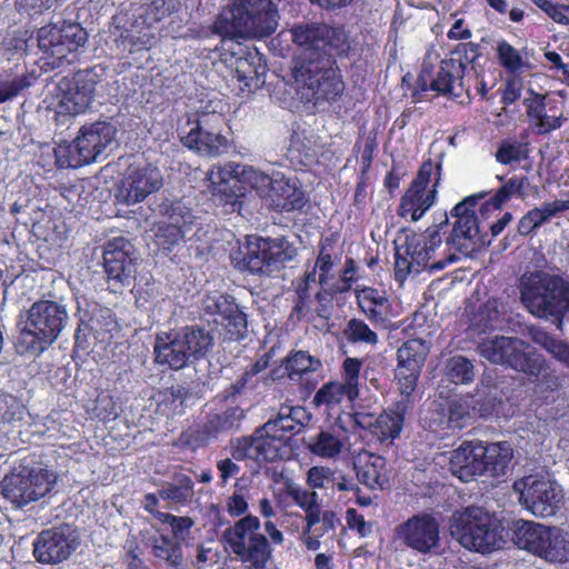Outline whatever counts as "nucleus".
I'll return each instance as SVG.
<instances>
[{
	"mask_svg": "<svg viewBox=\"0 0 569 569\" xmlns=\"http://www.w3.org/2000/svg\"><path fill=\"white\" fill-rule=\"evenodd\" d=\"M116 133V127L107 121L86 124L71 143L59 146L56 150L57 161L61 167L68 168L89 164L114 141Z\"/></svg>",
	"mask_w": 569,
	"mask_h": 569,
	"instance_id": "10",
	"label": "nucleus"
},
{
	"mask_svg": "<svg viewBox=\"0 0 569 569\" xmlns=\"http://www.w3.org/2000/svg\"><path fill=\"white\" fill-rule=\"evenodd\" d=\"M279 13L272 0H233L211 27L222 39L263 38L278 27Z\"/></svg>",
	"mask_w": 569,
	"mask_h": 569,
	"instance_id": "2",
	"label": "nucleus"
},
{
	"mask_svg": "<svg viewBox=\"0 0 569 569\" xmlns=\"http://www.w3.org/2000/svg\"><path fill=\"white\" fill-rule=\"evenodd\" d=\"M87 41V31L77 22L63 21L43 26L38 30L39 49L58 61L84 47Z\"/></svg>",
	"mask_w": 569,
	"mask_h": 569,
	"instance_id": "18",
	"label": "nucleus"
},
{
	"mask_svg": "<svg viewBox=\"0 0 569 569\" xmlns=\"http://www.w3.org/2000/svg\"><path fill=\"white\" fill-rule=\"evenodd\" d=\"M333 59L321 56L318 60L297 59L293 78L306 101L318 104L320 101H333L345 90V83Z\"/></svg>",
	"mask_w": 569,
	"mask_h": 569,
	"instance_id": "5",
	"label": "nucleus"
},
{
	"mask_svg": "<svg viewBox=\"0 0 569 569\" xmlns=\"http://www.w3.org/2000/svg\"><path fill=\"white\" fill-rule=\"evenodd\" d=\"M347 396L349 399V391L342 382L331 381L323 385L313 397V405L317 407L320 406H335L340 403L343 397Z\"/></svg>",
	"mask_w": 569,
	"mask_h": 569,
	"instance_id": "55",
	"label": "nucleus"
},
{
	"mask_svg": "<svg viewBox=\"0 0 569 569\" xmlns=\"http://www.w3.org/2000/svg\"><path fill=\"white\" fill-rule=\"evenodd\" d=\"M239 305L231 295L227 293H211L203 297L201 300L202 310L211 316H220L221 320L224 319L233 309Z\"/></svg>",
	"mask_w": 569,
	"mask_h": 569,
	"instance_id": "51",
	"label": "nucleus"
},
{
	"mask_svg": "<svg viewBox=\"0 0 569 569\" xmlns=\"http://www.w3.org/2000/svg\"><path fill=\"white\" fill-rule=\"evenodd\" d=\"M273 428V425H263L256 429L250 437L239 439L232 449V457L236 460L252 459L257 461L278 459L286 441L274 432Z\"/></svg>",
	"mask_w": 569,
	"mask_h": 569,
	"instance_id": "23",
	"label": "nucleus"
},
{
	"mask_svg": "<svg viewBox=\"0 0 569 569\" xmlns=\"http://www.w3.org/2000/svg\"><path fill=\"white\" fill-rule=\"evenodd\" d=\"M260 526L259 518L248 515L224 532L232 552L249 569H264L272 557L269 540L259 532Z\"/></svg>",
	"mask_w": 569,
	"mask_h": 569,
	"instance_id": "11",
	"label": "nucleus"
},
{
	"mask_svg": "<svg viewBox=\"0 0 569 569\" xmlns=\"http://www.w3.org/2000/svg\"><path fill=\"white\" fill-rule=\"evenodd\" d=\"M538 194V187L533 186L527 177H512L500 187L492 198L493 204L499 208L511 197L526 199L529 196Z\"/></svg>",
	"mask_w": 569,
	"mask_h": 569,
	"instance_id": "45",
	"label": "nucleus"
},
{
	"mask_svg": "<svg viewBox=\"0 0 569 569\" xmlns=\"http://www.w3.org/2000/svg\"><path fill=\"white\" fill-rule=\"evenodd\" d=\"M463 67L460 59L442 60L436 78H431V71L423 63L419 76V83L422 90H427V82L430 80V89L443 96L460 97L465 90Z\"/></svg>",
	"mask_w": 569,
	"mask_h": 569,
	"instance_id": "28",
	"label": "nucleus"
},
{
	"mask_svg": "<svg viewBox=\"0 0 569 569\" xmlns=\"http://www.w3.org/2000/svg\"><path fill=\"white\" fill-rule=\"evenodd\" d=\"M287 495L303 511L316 508V506L320 503L319 496L316 491L305 489L295 483L287 486Z\"/></svg>",
	"mask_w": 569,
	"mask_h": 569,
	"instance_id": "61",
	"label": "nucleus"
},
{
	"mask_svg": "<svg viewBox=\"0 0 569 569\" xmlns=\"http://www.w3.org/2000/svg\"><path fill=\"white\" fill-rule=\"evenodd\" d=\"M309 420L310 415L303 407L281 406L276 418L269 419L264 425H273L274 432L287 442L290 436L299 433Z\"/></svg>",
	"mask_w": 569,
	"mask_h": 569,
	"instance_id": "36",
	"label": "nucleus"
},
{
	"mask_svg": "<svg viewBox=\"0 0 569 569\" xmlns=\"http://www.w3.org/2000/svg\"><path fill=\"white\" fill-rule=\"evenodd\" d=\"M153 351L157 363L166 365L173 370L182 369L192 362L176 332L158 335Z\"/></svg>",
	"mask_w": 569,
	"mask_h": 569,
	"instance_id": "34",
	"label": "nucleus"
},
{
	"mask_svg": "<svg viewBox=\"0 0 569 569\" xmlns=\"http://www.w3.org/2000/svg\"><path fill=\"white\" fill-rule=\"evenodd\" d=\"M79 546V537L70 526L43 530L33 543V553L41 563L54 565L67 560Z\"/></svg>",
	"mask_w": 569,
	"mask_h": 569,
	"instance_id": "21",
	"label": "nucleus"
},
{
	"mask_svg": "<svg viewBox=\"0 0 569 569\" xmlns=\"http://www.w3.org/2000/svg\"><path fill=\"white\" fill-rule=\"evenodd\" d=\"M297 254L296 247L284 237L249 240L243 268L254 274H270Z\"/></svg>",
	"mask_w": 569,
	"mask_h": 569,
	"instance_id": "15",
	"label": "nucleus"
},
{
	"mask_svg": "<svg viewBox=\"0 0 569 569\" xmlns=\"http://www.w3.org/2000/svg\"><path fill=\"white\" fill-rule=\"evenodd\" d=\"M358 305L360 309L367 315V317L376 323H383L386 321L388 301H376L368 300L366 296H357Z\"/></svg>",
	"mask_w": 569,
	"mask_h": 569,
	"instance_id": "62",
	"label": "nucleus"
},
{
	"mask_svg": "<svg viewBox=\"0 0 569 569\" xmlns=\"http://www.w3.org/2000/svg\"><path fill=\"white\" fill-rule=\"evenodd\" d=\"M319 527L313 528V533L319 537L329 536L330 538L336 536V530L341 526V521L333 510H325L321 515V522Z\"/></svg>",
	"mask_w": 569,
	"mask_h": 569,
	"instance_id": "63",
	"label": "nucleus"
},
{
	"mask_svg": "<svg viewBox=\"0 0 569 569\" xmlns=\"http://www.w3.org/2000/svg\"><path fill=\"white\" fill-rule=\"evenodd\" d=\"M266 198L279 212L300 210L306 203L303 191L281 172H273V182Z\"/></svg>",
	"mask_w": 569,
	"mask_h": 569,
	"instance_id": "31",
	"label": "nucleus"
},
{
	"mask_svg": "<svg viewBox=\"0 0 569 569\" xmlns=\"http://www.w3.org/2000/svg\"><path fill=\"white\" fill-rule=\"evenodd\" d=\"M136 249L129 240L118 237L107 242L103 268L110 291L121 292L131 284L136 274Z\"/></svg>",
	"mask_w": 569,
	"mask_h": 569,
	"instance_id": "17",
	"label": "nucleus"
},
{
	"mask_svg": "<svg viewBox=\"0 0 569 569\" xmlns=\"http://www.w3.org/2000/svg\"><path fill=\"white\" fill-rule=\"evenodd\" d=\"M292 284L295 286L292 315L300 319L311 311V287L296 280L292 281Z\"/></svg>",
	"mask_w": 569,
	"mask_h": 569,
	"instance_id": "59",
	"label": "nucleus"
},
{
	"mask_svg": "<svg viewBox=\"0 0 569 569\" xmlns=\"http://www.w3.org/2000/svg\"><path fill=\"white\" fill-rule=\"evenodd\" d=\"M223 118L221 113H202L193 121H188L189 130L181 128L183 146L201 156L218 157L228 150V139L221 134Z\"/></svg>",
	"mask_w": 569,
	"mask_h": 569,
	"instance_id": "14",
	"label": "nucleus"
},
{
	"mask_svg": "<svg viewBox=\"0 0 569 569\" xmlns=\"http://www.w3.org/2000/svg\"><path fill=\"white\" fill-rule=\"evenodd\" d=\"M176 10L173 0H147L140 8L134 20V28L142 26L140 31H127L126 40L131 44L130 51L149 49L156 42L151 27Z\"/></svg>",
	"mask_w": 569,
	"mask_h": 569,
	"instance_id": "25",
	"label": "nucleus"
},
{
	"mask_svg": "<svg viewBox=\"0 0 569 569\" xmlns=\"http://www.w3.org/2000/svg\"><path fill=\"white\" fill-rule=\"evenodd\" d=\"M450 535L462 547L480 553L502 548L505 540L491 517L480 507L456 511L450 519Z\"/></svg>",
	"mask_w": 569,
	"mask_h": 569,
	"instance_id": "6",
	"label": "nucleus"
},
{
	"mask_svg": "<svg viewBox=\"0 0 569 569\" xmlns=\"http://www.w3.org/2000/svg\"><path fill=\"white\" fill-rule=\"evenodd\" d=\"M480 458L482 475L491 477L503 476L507 472L509 463L513 458V449L508 441L491 442L483 445L480 442Z\"/></svg>",
	"mask_w": 569,
	"mask_h": 569,
	"instance_id": "35",
	"label": "nucleus"
},
{
	"mask_svg": "<svg viewBox=\"0 0 569 569\" xmlns=\"http://www.w3.org/2000/svg\"><path fill=\"white\" fill-rule=\"evenodd\" d=\"M229 340L239 341L248 335L247 315L238 306L220 321Z\"/></svg>",
	"mask_w": 569,
	"mask_h": 569,
	"instance_id": "53",
	"label": "nucleus"
},
{
	"mask_svg": "<svg viewBox=\"0 0 569 569\" xmlns=\"http://www.w3.org/2000/svg\"><path fill=\"white\" fill-rule=\"evenodd\" d=\"M289 32L292 42L302 50L298 59L347 56L352 49V41L342 27L310 21L296 23Z\"/></svg>",
	"mask_w": 569,
	"mask_h": 569,
	"instance_id": "7",
	"label": "nucleus"
},
{
	"mask_svg": "<svg viewBox=\"0 0 569 569\" xmlns=\"http://www.w3.org/2000/svg\"><path fill=\"white\" fill-rule=\"evenodd\" d=\"M445 375L456 385H469L476 377L475 365L463 356H453L446 362Z\"/></svg>",
	"mask_w": 569,
	"mask_h": 569,
	"instance_id": "46",
	"label": "nucleus"
},
{
	"mask_svg": "<svg viewBox=\"0 0 569 569\" xmlns=\"http://www.w3.org/2000/svg\"><path fill=\"white\" fill-rule=\"evenodd\" d=\"M469 403L462 399H451L448 401L446 412L448 426L452 429H461L470 419Z\"/></svg>",
	"mask_w": 569,
	"mask_h": 569,
	"instance_id": "56",
	"label": "nucleus"
},
{
	"mask_svg": "<svg viewBox=\"0 0 569 569\" xmlns=\"http://www.w3.org/2000/svg\"><path fill=\"white\" fill-rule=\"evenodd\" d=\"M409 407V400L403 399L380 413L373 422L363 413H356L355 421L362 428H372V432L381 442H392L401 433Z\"/></svg>",
	"mask_w": 569,
	"mask_h": 569,
	"instance_id": "27",
	"label": "nucleus"
},
{
	"mask_svg": "<svg viewBox=\"0 0 569 569\" xmlns=\"http://www.w3.org/2000/svg\"><path fill=\"white\" fill-rule=\"evenodd\" d=\"M428 353L429 346L422 339L408 340L398 349L396 377L402 395L409 397L415 390Z\"/></svg>",
	"mask_w": 569,
	"mask_h": 569,
	"instance_id": "26",
	"label": "nucleus"
},
{
	"mask_svg": "<svg viewBox=\"0 0 569 569\" xmlns=\"http://www.w3.org/2000/svg\"><path fill=\"white\" fill-rule=\"evenodd\" d=\"M548 529L549 527L545 525L518 519L512 522V540L520 549L527 550L536 556Z\"/></svg>",
	"mask_w": 569,
	"mask_h": 569,
	"instance_id": "38",
	"label": "nucleus"
},
{
	"mask_svg": "<svg viewBox=\"0 0 569 569\" xmlns=\"http://www.w3.org/2000/svg\"><path fill=\"white\" fill-rule=\"evenodd\" d=\"M68 322L69 313L63 303L36 301L21 322L16 341L17 352L31 357L41 355L59 338Z\"/></svg>",
	"mask_w": 569,
	"mask_h": 569,
	"instance_id": "3",
	"label": "nucleus"
},
{
	"mask_svg": "<svg viewBox=\"0 0 569 569\" xmlns=\"http://www.w3.org/2000/svg\"><path fill=\"white\" fill-rule=\"evenodd\" d=\"M162 186L163 178L157 167L130 166L117 187L116 199L121 204H136L160 190Z\"/></svg>",
	"mask_w": 569,
	"mask_h": 569,
	"instance_id": "20",
	"label": "nucleus"
},
{
	"mask_svg": "<svg viewBox=\"0 0 569 569\" xmlns=\"http://www.w3.org/2000/svg\"><path fill=\"white\" fill-rule=\"evenodd\" d=\"M232 172L239 181L249 184L262 197H267L273 182V173L269 176L253 167L237 166Z\"/></svg>",
	"mask_w": 569,
	"mask_h": 569,
	"instance_id": "47",
	"label": "nucleus"
},
{
	"mask_svg": "<svg viewBox=\"0 0 569 569\" xmlns=\"http://www.w3.org/2000/svg\"><path fill=\"white\" fill-rule=\"evenodd\" d=\"M440 169V164H433L430 160L422 163L417 178L412 181L410 188L401 198L398 211L401 217L411 214L412 221H418L433 204L436 190H427V187L433 173H436L437 180H439ZM437 182L438 181L435 182L433 188Z\"/></svg>",
	"mask_w": 569,
	"mask_h": 569,
	"instance_id": "22",
	"label": "nucleus"
},
{
	"mask_svg": "<svg viewBox=\"0 0 569 569\" xmlns=\"http://www.w3.org/2000/svg\"><path fill=\"white\" fill-rule=\"evenodd\" d=\"M321 368V361L307 351H297L287 358L286 370L291 380L300 379L303 375L316 372Z\"/></svg>",
	"mask_w": 569,
	"mask_h": 569,
	"instance_id": "48",
	"label": "nucleus"
},
{
	"mask_svg": "<svg viewBox=\"0 0 569 569\" xmlns=\"http://www.w3.org/2000/svg\"><path fill=\"white\" fill-rule=\"evenodd\" d=\"M519 502L533 516L548 518L559 510L563 493L561 486L547 472L522 477L513 482Z\"/></svg>",
	"mask_w": 569,
	"mask_h": 569,
	"instance_id": "12",
	"label": "nucleus"
},
{
	"mask_svg": "<svg viewBox=\"0 0 569 569\" xmlns=\"http://www.w3.org/2000/svg\"><path fill=\"white\" fill-rule=\"evenodd\" d=\"M529 346L517 337L491 336L477 345L479 356L492 365H500L538 377L543 369V358L536 351H527Z\"/></svg>",
	"mask_w": 569,
	"mask_h": 569,
	"instance_id": "8",
	"label": "nucleus"
},
{
	"mask_svg": "<svg viewBox=\"0 0 569 569\" xmlns=\"http://www.w3.org/2000/svg\"><path fill=\"white\" fill-rule=\"evenodd\" d=\"M520 301L533 317L551 321L559 331L569 317V282L547 271H526L518 283Z\"/></svg>",
	"mask_w": 569,
	"mask_h": 569,
	"instance_id": "1",
	"label": "nucleus"
},
{
	"mask_svg": "<svg viewBox=\"0 0 569 569\" xmlns=\"http://www.w3.org/2000/svg\"><path fill=\"white\" fill-rule=\"evenodd\" d=\"M361 361L356 358H347L343 362V386L349 391V400L359 396L358 382Z\"/></svg>",
	"mask_w": 569,
	"mask_h": 569,
	"instance_id": "58",
	"label": "nucleus"
},
{
	"mask_svg": "<svg viewBox=\"0 0 569 569\" xmlns=\"http://www.w3.org/2000/svg\"><path fill=\"white\" fill-rule=\"evenodd\" d=\"M264 69L258 52L236 60L237 79L243 82L249 90L257 89L263 83L261 76L264 73Z\"/></svg>",
	"mask_w": 569,
	"mask_h": 569,
	"instance_id": "42",
	"label": "nucleus"
},
{
	"mask_svg": "<svg viewBox=\"0 0 569 569\" xmlns=\"http://www.w3.org/2000/svg\"><path fill=\"white\" fill-rule=\"evenodd\" d=\"M448 226V218L437 226L427 228L422 233L412 230L402 229L395 239L396 263L395 272L398 280L405 279L408 274H419L422 270L429 271L442 270L448 262L456 260L453 253L445 259H440L431 264L435 250L441 244L442 238L440 231Z\"/></svg>",
	"mask_w": 569,
	"mask_h": 569,
	"instance_id": "4",
	"label": "nucleus"
},
{
	"mask_svg": "<svg viewBox=\"0 0 569 569\" xmlns=\"http://www.w3.org/2000/svg\"><path fill=\"white\" fill-rule=\"evenodd\" d=\"M528 157V143L515 139L502 140L495 153L496 160L501 164L519 163Z\"/></svg>",
	"mask_w": 569,
	"mask_h": 569,
	"instance_id": "50",
	"label": "nucleus"
},
{
	"mask_svg": "<svg viewBox=\"0 0 569 569\" xmlns=\"http://www.w3.org/2000/svg\"><path fill=\"white\" fill-rule=\"evenodd\" d=\"M480 441H465L452 451L449 465L451 472L462 481L482 476Z\"/></svg>",
	"mask_w": 569,
	"mask_h": 569,
	"instance_id": "32",
	"label": "nucleus"
},
{
	"mask_svg": "<svg viewBox=\"0 0 569 569\" xmlns=\"http://www.w3.org/2000/svg\"><path fill=\"white\" fill-rule=\"evenodd\" d=\"M158 495L162 500L187 505L194 495L193 481L184 473H174L172 481L164 483Z\"/></svg>",
	"mask_w": 569,
	"mask_h": 569,
	"instance_id": "43",
	"label": "nucleus"
},
{
	"mask_svg": "<svg viewBox=\"0 0 569 569\" xmlns=\"http://www.w3.org/2000/svg\"><path fill=\"white\" fill-rule=\"evenodd\" d=\"M529 97L523 99L528 118L535 122L538 133L547 134L559 129L563 123V113L557 102L545 94L528 90Z\"/></svg>",
	"mask_w": 569,
	"mask_h": 569,
	"instance_id": "29",
	"label": "nucleus"
},
{
	"mask_svg": "<svg viewBox=\"0 0 569 569\" xmlns=\"http://www.w3.org/2000/svg\"><path fill=\"white\" fill-rule=\"evenodd\" d=\"M310 451L322 458H333L341 452V440L329 431L319 432L308 445Z\"/></svg>",
	"mask_w": 569,
	"mask_h": 569,
	"instance_id": "52",
	"label": "nucleus"
},
{
	"mask_svg": "<svg viewBox=\"0 0 569 569\" xmlns=\"http://www.w3.org/2000/svg\"><path fill=\"white\" fill-rule=\"evenodd\" d=\"M531 1L543 12H546L553 21L562 24H569V12L566 10L569 6L558 7L549 0Z\"/></svg>",
	"mask_w": 569,
	"mask_h": 569,
	"instance_id": "64",
	"label": "nucleus"
},
{
	"mask_svg": "<svg viewBox=\"0 0 569 569\" xmlns=\"http://www.w3.org/2000/svg\"><path fill=\"white\" fill-rule=\"evenodd\" d=\"M57 478L54 471L40 463H20L2 479L0 489L4 499L16 508H23L47 496L53 489Z\"/></svg>",
	"mask_w": 569,
	"mask_h": 569,
	"instance_id": "9",
	"label": "nucleus"
},
{
	"mask_svg": "<svg viewBox=\"0 0 569 569\" xmlns=\"http://www.w3.org/2000/svg\"><path fill=\"white\" fill-rule=\"evenodd\" d=\"M358 481L370 490H382L389 485L390 469L387 460L375 453H366L355 462Z\"/></svg>",
	"mask_w": 569,
	"mask_h": 569,
	"instance_id": "33",
	"label": "nucleus"
},
{
	"mask_svg": "<svg viewBox=\"0 0 569 569\" xmlns=\"http://www.w3.org/2000/svg\"><path fill=\"white\" fill-rule=\"evenodd\" d=\"M528 337L532 342L550 353L557 361L562 363L566 368H569V343L555 338L547 330L538 326L528 328Z\"/></svg>",
	"mask_w": 569,
	"mask_h": 569,
	"instance_id": "41",
	"label": "nucleus"
},
{
	"mask_svg": "<svg viewBox=\"0 0 569 569\" xmlns=\"http://www.w3.org/2000/svg\"><path fill=\"white\" fill-rule=\"evenodd\" d=\"M91 411L94 417L102 421H111L119 416V407L116 400L106 391L98 393Z\"/></svg>",
	"mask_w": 569,
	"mask_h": 569,
	"instance_id": "57",
	"label": "nucleus"
},
{
	"mask_svg": "<svg viewBox=\"0 0 569 569\" xmlns=\"http://www.w3.org/2000/svg\"><path fill=\"white\" fill-rule=\"evenodd\" d=\"M176 333L192 361L206 357L214 343L211 331L200 326H187Z\"/></svg>",
	"mask_w": 569,
	"mask_h": 569,
	"instance_id": "37",
	"label": "nucleus"
},
{
	"mask_svg": "<svg viewBox=\"0 0 569 569\" xmlns=\"http://www.w3.org/2000/svg\"><path fill=\"white\" fill-rule=\"evenodd\" d=\"M161 213L167 220L161 221L157 227L156 238L160 246L171 247L177 244L198 226L192 210L182 201L161 204Z\"/></svg>",
	"mask_w": 569,
	"mask_h": 569,
	"instance_id": "24",
	"label": "nucleus"
},
{
	"mask_svg": "<svg viewBox=\"0 0 569 569\" xmlns=\"http://www.w3.org/2000/svg\"><path fill=\"white\" fill-rule=\"evenodd\" d=\"M101 72L102 69L93 67L76 72L72 78H61L53 92L57 114L77 116L84 112L93 101Z\"/></svg>",
	"mask_w": 569,
	"mask_h": 569,
	"instance_id": "13",
	"label": "nucleus"
},
{
	"mask_svg": "<svg viewBox=\"0 0 569 569\" xmlns=\"http://www.w3.org/2000/svg\"><path fill=\"white\" fill-rule=\"evenodd\" d=\"M151 553L156 559L163 561L168 569H189L181 545L173 538L161 535L149 539Z\"/></svg>",
	"mask_w": 569,
	"mask_h": 569,
	"instance_id": "39",
	"label": "nucleus"
},
{
	"mask_svg": "<svg viewBox=\"0 0 569 569\" xmlns=\"http://www.w3.org/2000/svg\"><path fill=\"white\" fill-rule=\"evenodd\" d=\"M34 68H28L24 61L0 68V104L11 101L38 80Z\"/></svg>",
	"mask_w": 569,
	"mask_h": 569,
	"instance_id": "30",
	"label": "nucleus"
},
{
	"mask_svg": "<svg viewBox=\"0 0 569 569\" xmlns=\"http://www.w3.org/2000/svg\"><path fill=\"white\" fill-rule=\"evenodd\" d=\"M244 419V411L240 407H231L221 412L210 413L203 425L208 435H216L236 430Z\"/></svg>",
	"mask_w": 569,
	"mask_h": 569,
	"instance_id": "44",
	"label": "nucleus"
},
{
	"mask_svg": "<svg viewBox=\"0 0 569 569\" xmlns=\"http://www.w3.org/2000/svg\"><path fill=\"white\" fill-rule=\"evenodd\" d=\"M536 556L550 562L567 561L569 558L568 536L556 527H549Z\"/></svg>",
	"mask_w": 569,
	"mask_h": 569,
	"instance_id": "40",
	"label": "nucleus"
},
{
	"mask_svg": "<svg viewBox=\"0 0 569 569\" xmlns=\"http://www.w3.org/2000/svg\"><path fill=\"white\" fill-rule=\"evenodd\" d=\"M497 53L500 64L508 71L516 72L522 68L523 59L520 52L507 41L498 43Z\"/></svg>",
	"mask_w": 569,
	"mask_h": 569,
	"instance_id": "60",
	"label": "nucleus"
},
{
	"mask_svg": "<svg viewBox=\"0 0 569 569\" xmlns=\"http://www.w3.org/2000/svg\"><path fill=\"white\" fill-rule=\"evenodd\" d=\"M476 203L477 200L469 197L451 210V217L456 218V221L447 243L465 256L478 251L487 243L485 237L480 234L478 219L473 211Z\"/></svg>",
	"mask_w": 569,
	"mask_h": 569,
	"instance_id": "19",
	"label": "nucleus"
},
{
	"mask_svg": "<svg viewBox=\"0 0 569 569\" xmlns=\"http://www.w3.org/2000/svg\"><path fill=\"white\" fill-rule=\"evenodd\" d=\"M343 335L352 343H366L376 346L378 343L377 333L369 328V326L360 319H351L347 322Z\"/></svg>",
	"mask_w": 569,
	"mask_h": 569,
	"instance_id": "54",
	"label": "nucleus"
},
{
	"mask_svg": "<svg viewBox=\"0 0 569 569\" xmlns=\"http://www.w3.org/2000/svg\"><path fill=\"white\" fill-rule=\"evenodd\" d=\"M499 302L497 299H488L473 315L471 326L479 332L495 329L500 325Z\"/></svg>",
	"mask_w": 569,
	"mask_h": 569,
	"instance_id": "49",
	"label": "nucleus"
},
{
	"mask_svg": "<svg viewBox=\"0 0 569 569\" xmlns=\"http://www.w3.org/2000/svg\"><path fill=\"white\" fill-rule=\"evenodd\" d=\"M395 539L417 553L439 555L441 549L440 523L430 513H416L395 528Z\"/></svg>",
	"mask_w": 569,
	"mask_h": 569,
	"instance_id": "16",
	"label": "nucleus"
}]
</instances>
